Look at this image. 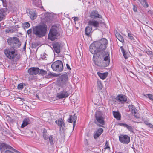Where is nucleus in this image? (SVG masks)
<instances>
[{"label":"nucleus","mask_w":153,"mask_h":153,"mask_svg":"<svg viewBox=\"0 0 153 153\" xmlns=\"http://www.w3.org/2000/svg\"><path fill=\"white\" fill-rule=\"evenodd\" d=\"M130 111L132 114L136 112L137 111L135 107L132 105H129L128 106Z\"/></svg>","instance_id":"nucleus-28"},{"label":"nucleus","mask_w":153,"mask_h":153,"mask_svg":"<svg viewBox=\"0 0 153 153\" xmlns=\"http://www.w3.org/2000/svg\"><path fill=\"white\" fill-rule=\"evenodd\" d=\"M103 131V130L102 128H99L94 134V138L95 139L97 138L102 134Z\"/></svg>","instance_id":"nucleus-18"},{"label":"nucleus","mask_w":153,"mask_h":153,"mask_svg":"<svg viewBox=\"0 0 153 153\" xmlns=\"http://www.w3.org/2000/svg\"><path fill=\"white\" fill-rule=\"evenodd\" d=\"M5 153H14L13 152L11 151L10 150H7L6 151Z\"/></svg>","instance_id":"nucleus-48"},{"label":"nucleus","mask_w":153,"mask_h":153,"mask_svg":"<svg viewBox=\"0 0 153 153\" xmlns=\"http://www.w3.org/2000/svg\"><path fill=\"white\" fill-rule=\"evenodd\" d=\"M49 141L51 144H52L53 143V138L52 135H50L49 137Z\"/></svg>","instance_id":"nucleus-38"},{"label":"nucleus","mask_w":153,"mask_h":153,"mask_svg":"<svg viewBox=\"0 0 153 153\" xmlns=\"http://www.w3.org/2000/svg\"><path fill=\"white\" fill-rule=\"evenodd\" d=\"M55 122L59 127L60 131L64 133L66 128L63 119L62 118H59L56 120Z\"/></svg>","instance_id":"nucleus-10"},{"label":"nucleus","mask_w":153,"mask_h":153,"mask_svg":"<svg viewBox=\"0 0 153 153\" xmlns=\"http://www.w3.org/2000/svg\"><path fill=\"white\" fill-rule=\"evenodd\" d=\"M51 68L53 70L57 72L62 71L63 69V65L62 62L59 60L53 62L51 65Z\"/></svg>","instance_id":"nucleus-7"},{"label":"nucleus","mask_w":153,"mask_h":153,"mask_svg":"<svg viewBox=\"0 0 153 153\" xmlns=\"http://www.w3.org/2000/svg\"><path fill=\"white\" fill-rule=\"evenodd\" d=\"M43 135L44 139L47 140L48 138V134L46 132H45L44 131H43Z\"/></svg>","instance_id":"nucleus-36"},{"label":"nucleus","mask_w":153,"mask_h":153,"mask_svg":"<svg viewBox=\"0 0 153 153\" xmlns=\"http://www.w3.org/2000/svg\"><path fill=\"white\" fill-rule=\"evenodd\" d=\"M133 114H134V116L135 117L137 118H139V115L138 113H137V112H136L134 113Z\"/></svg>","instance_id":"nucleus-41"},{"label":"nucleus","mask_w":153,"mask_h":153,"mask_svg":"<svg viewBox=\"0 0 153 153\" xmlns=\"http://www.w3.org/2000/svg\"><path fill=\"white\" fill-rule=\"evenodd\" d=\"M113 114L114 118L118 120H120L121 116L119 112L113 111Z\"/></svg>","instance_id":"nucleus-30"},{"label":"nucleus","mask_w":153,"mask_h":153,"mask_svg":"<svg viewBox=\"0 0 153 153\" xmlns=\"http://www.w3.org/2000/svg\"><path fill=\"white\" fill-rule=\"evenodd\" d=\"M39 74H41L42 76H44L47 74V71L42 69H41L40 71H39Z\"/></svg>","instance_id":"nucleus-33"},{"label":"nucleus","mask_w":153,"mask_h":153,"mask_svg":"<svg viewBox=\"0 0 153 153\" xmlns=\"http://www.w3.org/2000/svg\"><path fill=\"white\" fill-rule=\"evenodd\" d=\"M108 44V40L103 38L94 42L90 46V51L94 54L93 61L95 65L98 66L105 67L109 64V53L104 51Z\"/></svg>","instance_id":"nucleus-1"},{"label":"nucleus","mask_w":153,"mask_h":153,"mask_svg":"<svg viewBox=\"0 0 153 153\" xmlns=\"http://www.w3.org/2000/svg\"><path fill=\"white\" fill-rule=\"evenodd\" d=\"M117 100L121 103H124L127 100V97L123 95H119L117 97Z\"/></svg>","instance_id":"nucleus-19"},{"label":"nucleus","mask_w":153,"mask_h":153,"mask_svg":"<svg viewBox=\"0 0 153 153\" xmlns=\"http://www.w3.org/2000/svg\"><path fill=\"white\" fill-rule=\"evenodd\" d=\"M97 74L103 80L108 75V74L106 73H102L98 72H97Z\"/></svg>","instance_id":"nucleus-26"},{"label":"nucleus","mask_w":153,"mask_h":153,"mask_svg":"<svg viewBox=\"0 0 153 153\" xmlns=\"http://www.w3.org/2000/svg\"><path fill=\"white\" fill-rule=\"evenodd\" d=\"M118 125L120 126H123L124 127L126 128L130 132H133L134 127L128 125L126 124L122 123H119Z\"/></svg>","instance_id":"nucleus-16"},{"label":"nucleus","mask_w":153,"mask_h":153,"mask_svg":"<svg viewBox=\"0 0 153 153\" xmlns=\"http://www.w3.org/2000/svg\"><path fill=\"white\" fill-rule=\"evenodd\" d=\"M58 28L56 26H53L51 28L48 36V38L51 41L56 39L58 36Z\"/></svg>","instance_id":"nucleus-5"},{"label":"nucleus","mask_w":153,"mask_h":153,"mask_svg":"<svg viewBox=\"0 0 153 153\" xmlns=\"http://www.w3.org/2000/svg\"><path fill=\"white\" fill-rule=\"evenodd\" d=\"M7 42L9 45L16 47V45H19V40L16 37L9 38L7 40Z\"/></svg>","instance_id":"nucleus-12"},{"label":"nucleus","mask_w":153,"mask_h":153,"mask_svg":"<svg viewBox=\"0 0 153 153\" xmlns=\"http://www.w3.org/2000/svg\"><path fill=\"white\" fill-rule=\"evenodd\" d=\"M59 90L60 88L62 89V90L59 93L57 94L56 97L59 99H63L67 98L70 95V93L69 92V88L68 87H59Z\"/></svg>","instance_id":"nucleus-6"},{"label":"nucleus","mask_w":153,"mask_h":153,"mask_svg":"<svg viewBox=\"0 0 153 153\" xmlns=\"http://www.w3.org/2000/svg\"><path fill=\"white\" fill-rule=\"evenodd\" d=\"M92 30V27L90 26H87L85 28V34L87 36H89L91 33Z\"/></svg>","instance_id":"nucleus-24"},{"label":"nucleus","mask_w":153,"mask_h":153,"mask_svg":"<svg viewBox=\"0 0 153 153\" xmlns=\"http://www.w3.org/2000/svg\"><path fill=\"white\" fill-rule=\"evenodd\" d=\"M30 123V118L29 117H26L24 119L21 127L22 128H24Z\"/></svg>","instance_id":"nucleus-17"},{"label":"nucleus","mask_w":153,"mask_h":153,"mask_svg":"<svg viewBox=\"0 0 153 153\" xmlns=\"http://www.w3.org/2000/svg\"><path fill=\"white\" fill-rule=\"evenodd\" d=\"M141 4L145 8H147L149 7V4H148L146 0H139Z\"/></svg>","instance_id":"nucleus-29"},{"label":"nucleus","mask_w":153,"mask_h":153,"mask_svg":"<svg viewBox=\"0 0 153 153\" xmlns=\"http://www.w3.org/2000/svg\"><path fill=\"white\" fill-rule=\"evenodd\" d=\"M26 42H25L23 48L25 49L26 47Z\"/></svg>","instance_id":"nucleus-52"},{"label":"nucleus","mask_w":153,"mask_h":153,"mask_svg":"<svg viewBox=\"0 0 153 153\" xmlns=\"http://www.w3.org/2000/svg\"><path fill=\"white\" fill-rule=\"evenodd\" d=\"M95 117L96 120H94V122L95 124L100 126H101L100 125H104L105 117L101 112L97 111L95 115Z\"/></svg>","instance_id":"nucleus-4"},{"label":"nucleus","mask_w":153,"mask_h":153,"mask_svg":"<svg viewBox=\"0 0 153 153\" xmlns=\"http://www.w3.org/2000/svg\"><path fill=\"white\" fill-rule=\"evenodd\" d=\"M41 22L43 23L46 24L50 22L51 21L50 16L48 13L42 14L41 17Z\"/></svg>","instance_id":"nucleus-13"},{"label":"nucleus","mask_w":153,"mask_h":153,"mask_svg":"<svg viewBox=\"0 0 153 153\" xmlns=\"http://www.w3.org/2000/svg\"><path fill=\"white\" fill-rule=\"evenodd\" d=\"M71 74V72L69 71L61 76L60 77V80L59 83V87H68L70 84L69 78Z\"/></svg>","instance_id":"nucleus-3"},{"label":"nucleus","mask_w":153,"mask_h":153,"mask_svg":"<svg viewBox=\"0 0 153 153\" xmlns=\"http://www.w3.org/2000/svg\"><path fill=\"white\" fill-rule=\"evenodd\" d=\"M1 102L0 101V104H1Z\"/></svg>","instance_id":"nucleus-55"},{"label":"nucleus","mask_w":153,"mask_h":153,"mask_svg":"<svg viewBox=\"0 0 153 153\" xmlns=\"http://www.w3.org/2000/svg\"><path fill=\"white\" fill-rule=\"evenodd\" d=\"M143 121L144 123L145 124H146V125H147V126H148L149 124V121H146V120H143Z\"/></svg>","instance_id":"nucleus-46"},{"label":"nucleus","mask_w":153,"mask_h":153,"mask_svg":"<svg viewBox=\"0 0 153 153\" xmlns=\"http://www.w3.org/2000/svg\"><path fill=\"white\" fill-rule=\"evenodd\" d=\"M97 86L100 89H102V86L101 82L99 81H97Z\"/></svg>","instance_id":"nucleus-39"},{"label":"nucleus","mask_w":153,"mask_h":153,"mask_svg":"<svg viewBox=\"0 0 153 153\" xmlns=\"http://www.w3.org/2000/svg\"><path fill=\"white\" fill-rule=\"evenodd\" d=\"M46 58V56H45V55H44L42 57V59H45V58Z\"/></svg>","instance_id":"nucleus-51"},{"label":"nucleus","mask_w":153,"mask_h":153,"mask_svg":"<svg viewBox=\"0 0 153 153\" xmlns=\"http://www.w3.org/2000/svg\"><path fill=\"white\" fill-rule=\"evenodd\" d=\"M66 66L68 69L69 70H71V68L70 67L69 65L68 64H66Z\"/></svg>","instance_id":"nucleus-49"},{"label":"nucleus","mask_w":153,"mask_h":153,"mask_svg":"<svg viewBox=\"0 0 153 153\" xmlns=\"http://www.w3.org/2000/svg\"><path fill=\"white\" fill-rule=\"evenodd\" d=\"M77 120V117L75 114L73 115H69V118L68 119V121L70 123H72L73 122V128H74L75 124Z\"/></svg>","instance_id":"nucleus-15"},{"label":"nucleus","mask_w":153,"mask_h":153,"mask_svg":"<svg viewBox=\"0 0 153 153\" xmlns=\"http://www.w3.org/2000/svg\"><path fill=\"white\" fill-rule=\"evenodd\" d=\"M119 137L120 141L123 144H127L130 142V137L128 135L121 134Z\"/></svg>","instance_id":"nucleus-11"},{"label":"nucleus","mask_w":153,"mask_h":153,"mask_svg":"<svg viewBox=\"0 0 153 153\" xmlns=\"http://www.w3.org/2000/svg\"><path fill=\"white\" fill-rule=\"evenodd\" d=\"M90 17L91 18L97 19L100 18V15L98 14V11H93L91 12Z\"/></svg>","instance_id":"nucleus-22"},{"label":"nucleus","mask_w":153,"mask_h":153,"mask_svg":"<svg viewBox=\"0 0 153 153\" xmlns=\"http://www.w3.org/2000/svg\"><path fill=\"white\" fill-rule=\"evenodd\" d=\"M148 126L149 127L153 128V125L149 123L148 125Z\"/></svg>","instance_id":"nucleus-50"},{"label":"nucleus","mask_w":153,"mask_h":153,"mask_svg":"<svg viewBox=\"0 0 153 153\" xmlns=\"http://www.w3.org/2000/svg\"><path fill=\"white\" fill-rule=\"evenodd\" d=\"M39 69L38 68H29L28 70V72L30 75H36L38 74Z\"/></svg>","instance_id":"nucleus-14"},{"label":"nucleus","mask_w":153,"mask_h":153,"mask_svg":"<svg viewBox=\"0 0 153 153\" xmlns=\"http://www.w3.org/2000/svg\"><path fill=\"white\" fill-rule=\"evenodd\" d=\"M128 36L129 39L132 40L133 41L134 40V35L131 34V33H128Z\"/></svg>","instance_id":"nucleus-34"},{"label":"nucleus","mask_w":153,"mask_h":153,"mask_svg":"<svg viewBox=\"0 0 153 153\" xmlns=\"http://www.w3.org/2000/svg\"><path fill=\"white\" fill-rule=\"evenodd\" d=\"M133 10L135 12H136L137 11V8L134 5L133 6Z\"/></svg>","instance_id":"nucleus-45"},{"label":"nucleus","mask_w":153,"mask_h":153,"mask_svg":"<svg viewBox=\"0 0 153 153\" xmlns=\"http://www.w3.org/2000/svg\"><path fill=\"white\" fill-rule=\"evenodd\" d=\"M144 96L147 98L151 100H153V95L149 94L144 95Z\"/></svg>","instance_id":"nucleus-32"},{"label":"nucleus","mask_w":153,"mask_h":153,"mask_svg":"<svg viewBox=\"0 0 153 153\" xmlns=\"http://www.w3.org/2000/svg\"><path fill=\"white\" fill-rule=\"evenodd\" d=\"M23 26L24 28H28L30 26V24L29 22H25L23 24Z\"/></svg>","instance_id":"nucleus-37"},{"label":"nucleus","mask_w":153,"mask_h":153,"mask_svg":"<svg viewBox=\"0 0 153 153\" xmlns=\"http://www.w3.org/2000/svg\"><path fill=\"white\" fill-rule=\"evenodd\" d=\"M18 89L22 90L23 88V83H20L18 85Z\"/></svg>","instance_id":"nucleus-40"},{"label":"nucleus","mask_w":153,"mask_h":153,"mask_svg":"<svg viewBox=\"0 0 153 153\" xmlns=\"http://www.w3.org/2000/svg\"><path fill=\"white\" fill-rule=\"evenodd\" d=\"M4 53L6 57L10 59L13 60L15 58H17V54L13 49L7 48L4 50Z\"/></svg>","instance_id":"nucleus-8"},{"label":"nucleus","mask_w":153,"mask_h":153,"mask_svg":"<svg viewBox=\"0 0 153 153\" xmlns=\"http://www.w3.org/2000/svg\"><path fill=\"white\" fill-rule=\"evenodd\" d=\"M28 16L32 20L35 19L36 17L35 12L34 11H30Z\"/></svg>","instance_id":"nucleus-25"},{"label":"nucleus","mask_w":153,"mask_h":153,"mask_svg":"<svg viewBox=\"0 0 153 153\" xmlns=\"http://www.w3.org/2000/svg\"><path fill=\"white\" fill-rule=\"evenodd\" d=\"M115 36L116 38L121 42L123 43L124 42V40L123 37L119 33H116L115 34Z\"/></svg>","instance_id":"nucleus-27"},{"label":"nucleus","mask_w":153,"mask_h":153,"mask_svg":"<svg viewBox=\"0 0 153 153\" xmlns=\"http://www.w3.org/2000/svg\"><path fill=\"white\" fill-rule=\"evenodd\" d=\"M32 32V29H30L28 30L27 31V33L28 34H29L31 33Z\"/></svg>","instance_id":"nucleus-47"},{"label":"nucleus","mask_w":153,"mask_h":153,"mask_svg":"<svg viewBox=\"0 0 153 153\" xmlns=\"http://www.w3.org/2000/svg\"><path fill=\"white\" fill-rule=\"evenodd\" d=\"M5 11L3 9H0V21H1L4 17Z\"/></svg>","instance_id":"nucleus-31"},{"label":"nucleus","mask_w":153,"mask_h":153,"mask_svg":"<svg viewBox=\"0 0 153 153\" xmlns=\"http://www.w3.org/2000/svg\"><path fill=\"white\" fill-rule=\"evenodd\" d=\"M88 25H89V26H90L91 27V26H93L95 27H97L99 25V22L94 20H89L88 22Z\"/></svg>","instance_id":"nucleus-21"},{"label":"nucleus","mask_w":153,"mask_h":153,"mask_svg":"<svg viewBox=\"0 0 153 153\" xmlns=\"http://www.w3.org/2000/svg\"><path fill=\"white\" fill-rule=\"evenodd\" d=\"M105 149L110 150V148L109 146V142L107 140H106L105 141Z\"/></svg>","instance_id":"nucleus-35"},{"label":"nucleus","mask_w":153,"mask_h":153,"mask_svg":"<svg viewBox=\"0 0 153 153\" xmlns=\"http://www.w3.org/2000/svg\"><path fill=\"white\" fill-rule=\"evenodd\" d=\"M0 150L1 153H5L7 150H9L14 151L16 152V153H20L19 152L16 151L10 146L3 143H0Z\"/></svg>","instance_id":"nucleus-9"},{"label":"nucleus","mask_w":153,"mask_h":153,"mask_svg":"<svg viewBox=\"0 0 153 153\" xmlns=\"http://www.w3.org/2000/svg\"><path fill=\"white\" fill-rule=\"evenodd\" d=\"M4 0H1V1L3 3H4Z\"/></svg>","instance_id":"nucleus-54"},{"label":"nucleus","mask_w":153,"mask_h":153,"mask_svg":"<svg viewBox=\"0 0 153 153\" xmlns=\"http://www.w3.org/2000/svg\"><path fill=\"white\" fill-rule=\"evenodd\" d=\"M36 98H39V96L38 95H36Z\"/></svg>","instance_id":"nucleus-53"},{"label":"nucleus","mask_w":153,"mask_h":153,"mask_svg":"<svg viewBox=\"0 0 153 153\" xmlns=\"http://www.w3.org/2000/svg\"><path fill=\"white\" fill-rule=\"evenodd\" d=\"M148 13V14H150L152 17L153 16V12L152 11L149 10Z\"/></svg>","instance_id":"nucleus-44"},{"label":"nucleus","mask_w":153,"mask_h":153,"mask_svg":"<svg viewBox=\"0 0 153 153\" xmlns=\"http://www.w3.org/2000/svg\"><path fill=\"white\" fill-rule=\"evenodd\" d=\"M146 53L148 55H151L152 54V52L150 51H146Z\"/></svg>","instance_id":"nucleus-43"},{"label":"nucleus","mask_w":153,"mask_h":153,"mask_svg":"<svg viewBox=\"0 0 153 153\" xmlns=\"http://www.w3.org/2000/svg\"><path fill=\"white\" fill-rule=\"evenodd\" d=\"M52 75V74L51 73H49L48 75L45 76V78L48 79L50 78Z\"/></svg>","instance_id":"nucleus-42"},{"label":"nucleus","mask_w":153,"mask_h":153,"mask_svg":"<svg viewBox=\"0 0 153 153\" xmlns=\"http://www.w3.org/2000/svg\"><path fill=\"white\" fill-rule=\"evenodd\" d=\"M120 48L124 58L125 59H127L129 56V53H128V52L126 51L124 49L123 46L120 47Z\"/></svg>","instance_id":"nucleus-23"},{"label":"nucleus","mask_w":153,"mask_h":153,"mask_svg":"<svg viewBox=\"0 0 153 153\" xmlns=\"http://www.w3.org/2000/svg\"><path fill=\"white\" fill-rule=\"evenodd\" d=\"M47 27L45 24L36 26L33 27V33L36 36L41 37L44 36L46 33Z\"/></svg>","instance_id":"nucleus-2"},{"label":"nucleus","mask_w":153,"mask_h":153,"mask_svg":"<svg viewBox=\"0 0 153 153\" xmlns=\"http://www.w3.org/2000/svg\"><path fill=\"white\" fill-rule=\"evenodd\" d=\"M53 48L55 52L58 53H60V44L57 43L56 42L53 44Z\"/></svg>","instance_id":"nucleus-20"}]
</instances>
